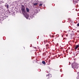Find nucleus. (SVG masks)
<instances>
[{
    "label": "nucleus",
    "mask_w": 79,
    "mask_h": 79,
    "mask_svg": "<svg viewBox=\"0 0 79 79\" xmlns=\"http://www.w3.org/2000/svg\"><path fill=\"white\" fill-rule=\"evenodd\" d=\"M72 68L73 69L76 68V69H77V68H78V65H77V64L75 63L72 64Z\"/></svg>",
    "instance_id": "nucleus-1"
},
{
    "label": "nucleus",
    "mask_w": 79,
    "mask_h": 79,
    "mask_svg": "<svg viewBox=\"0 0 79 79\" xmlns=\"http://www.w3.org/2000/svg\"><path fill=\"white\" fill-rule=\"evenodd\" d=\"M21 10L22 13H25V11H26V9L25 8V7L24 5H22L21 6Z\"/></svg>",
    "instance_id": "nucleus-2"
},
{
    "label": "nucleus",
    "mask_w": 79,
    "mask_h": 79,
    "mask_svg": "<svg viewBox=\"0 0 79 79\" xmlns=\"http://www.w3.org/2000/svg\"><path fill=\"white\" fill-rule=\"evenodd\" d=\"M25 17L27 19H29V15L28 14H27L25 16Z\"/></svg>",
    "instance_id": "nucleus-3"
},
{
    "label": "nucleus",
    "mask_w": 79,
    "mask_h": 79,
    "mask_svg": "<svg viewBox=\"0 0 79 79\" xmlns=\"http://www.w3.org/2000/svg\"><path fill=\"white\" fill-rule=\"evenodd\" d=\"M79 47V45H76V47L75 48V50H76V49H77V48H78Z\"/></svg>",
    "instance_id": "nucleus-4"
},
{
    "label": "nucleus",
    "mask_w": 79,
    "mask_h": 79,
    "mask_svg": "<svg viewBox=\"0 0 79 79\" xmlns=\"http://www.w3.org/2000/svg\"><path fill=\"white\" fill-rule=\"evenodd\" d=\"M26 10L27 12H29V9L28 8H26Z\"/></svg>",
    "instance_id": "nucleus-5"
},
{
    "label": "nucleus",
    "mask_w": 79,
    "mask_h": 79,
    "mask_svg": "<svg viewBox=\"0 0 79 79\" xmlns=\"http://www.w3.org/2000/svg\"><path fill=\"white\" fill-rule=\"evenodd\" d=\"M42 63H43V64H45V63H45V61H42Z\"/></svg>",
    "instance_id": "nucleus-6"
},
{
    "label": "nucleus",
    "mask_w": 79,
    "mask_h": 79,
    "mask_svg": "<svg viewBox=\"0 0 79 79\" xmlns=\"http://www.w3.org/2000/svg\"><path fill=\"white\" fill-rule=\"evenodd\" d=\"M78 0H77V1H75L74 2V3H78Z\"/></svg>",
    "instance_id": "nucleus-7"
},
{
    "label": "nucleus",
    "mask_w": 79,
    "mask_h": 79,
    "mask_svg": "<svg viewBox=\"0 0 79 79\" xmlns=\"http://www.w3.org/2000/svg\"><path fill=\"white\" fill-rule=\"evenodd\" d=\"M42 4H40V5H39L40 6H42Z\"/></svg>",
    "instance_id": "nucleus-8"
},
{
    "label": "nucleus",
    "mask_w": 79,
    "mask_h": 79,
    "mask_svg": "<svg viewBox=\"0 0 79 79\" xmlns=\"http://www.w3.org/2000/svg\"><path fill=\"white\" fill-rule=\"evenodd\" d=\"M37 5V3H35L34 4V5Z\"/></svg>",
    "instance_id": "nucleus-9"
},
{
    "label": "nucleus",
    "mask_w": 79,
    "mask_h": 79,
    "mask_svg": "<svg viewBox=\"0 0 79 79\" xmlns=\"http://www.w3.org/2000/svg\"><path fill=\"white\" fill-rule=\"evenodd\" d=\"M77 26H79V23L77 24Z\"/></svg>",
    "instance_id": "nucleus-10"
},
{
    "label": "nucleus",
    "mask_w": 79,
    "mask_h": 79,
    "mask_svg": "<svg viewBox=\"0 0 79 79\" xmlns=\"http://www.w3.org/2000/svg\"><path fill=\"white\" fill-rule=\"evenodd\" d=\"M49 76V75H47L46 76Z\"/></svg>",
    "instance_id": "nucleus-11"
},
{
    "label": "nucleus",
    "mask_w": 79,
    "mask_h": 79,
    "mask_svg": "<svg viewBox=\"0 0 79 79\" xmlns=\"http://www.w3.org/2000/svg\"><path fill=\"white\" fill-rule=\"evenodd\" d=\"M46 46H48V45H46Z\"/></svg>",
    "instance_id": "nucleus-12"
},
{
    "label": "nucleus",
    "mask_w": 79,
    "mask_h": 79,
    "mask_svg": "<svg viewBox=\"0 0 79 79\" xmlns=\"http://www.w3.org/2000/svg\"><path fill=\"white\" fill-rule=\"evenodd\" d=\"M34 48L36 49V47H35Z\"/></svg>",
    "instance_id": "nucleus-13"
},
{
    "label": "nucleus",
    "mask_w": 79,
    "mask_h": 79,
    "mask_svg": "<svg viewBox=\"0 0 79 79\" xmlns=\"http://www.w3.org/2000/svg\"><path fill=\"white\" fill-rule=\"evenodd\" d=\"M69 65H70V64H69Z\"/></svg>",
    "instance_id": "nucleus-14"
}]
</instances>
